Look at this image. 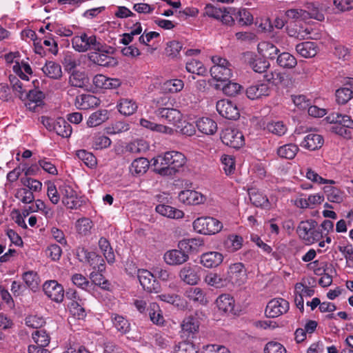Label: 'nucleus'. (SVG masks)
<instances>
[{
	"instance_id": "f257e3e1",
	"label": "nucleus",
	"mask_w": 353,
	"mask_h": 353,
	"mask_svg": "<svg viewBox=\"0 0 353 353\" xmlns=\"http://www.w3.org/2000/svg\"><path fill=\"white\" fill-rule=\"evenodd\" d=\"M154 171L163 176H172L185 163V156L179 152L168 151L153 159Z\"/></svg>"
},
{
	"instance_id": "f03ea898",
	"label": "nucleus",
	"mask_w": 353,
	"mask_h": 353,
	"mask_svg": "<svg viewBox=\"0 0 353 353\" xmlns=\"http://www.w3.org/2000/svg\"><path fill=\"white\" fill-rule=\"evenodd\" d=\"M72 45L73 48L79 52L88 50L104 51V46L101 42V39H97L94 34L89 36L86 33H82L81 35L74 36L72 39Z\"/></svg>"
},
{
	"instance_id": "7ed1b4c3",
	"label": "nucleus",
	"mask_w": 353,
	"mask_h": 353,
	"mask_svg": "<svg viewBox=\"0 0 353 353\" xmlns=\"http://www.w3.org/2000/svg\"><path fill=\"white\" fill-rule=\"evenodd\" d=\"M327 121L335 125L332 127V131L345 138H350L351 131L353 129V120L346 114L339 112H332L326 117Z\"/></svg>"
},
{
	"instance_id": "20e7f679",
	"label": "nucleus",
	"mask_w": 353,
	"mask_h": 353,
	"mask_svg": "<svg viewBox=\"0 0 353 353\" xmlns=\"http://www.w3.org/2000/svg\"><path fill=\"white\" fill-rule=\"evenodd\" d=\"M317 222L314 219L301 221L297 227V233L301 239L307 244H312L323 238V233L316 227Z\"/></svg>"
},
{
	"instance_id": "39448f33",
	"label": "nucleus",
	"mask_w": 353,
	"mask_h": 353,
	"mask_svg": "<svg viewBox=\"0 0 353 353\" xmlns=\"http://www.w3.org/2000/svg\"><path fill=\"white\" fill-rule=\"evenodd\" d=\"M193 228L200 234L212 235L219 232L223 228V224L215 218L202 216L194 221Z\"/></svg>"
},
{
	"instance_id": "423d86ee",
	"label": "nucleus",
	"mask_w": 353,
	"mask_h": 353,
	"mask_svg": "<svg viewBox=\"0 0 353 353\" xmlns=\"http://www.w3.org/2000/svg\"><path fill=\"white\" fill-rule=\"evenodd\" d=\"M214 65L210 68V74L217 81L226 82L232 77L231 64L225 59L215 56L212 58Z\"/></svg>"
},
{
	"instance_id": "0eeeda50",
	"label": "nucleus",
	"mask_w": 353,
	"mask_h": 353,
	"mask_svg": "<svg viewBox=\"0 0 353 353\" xmlns=\"http://www.w3.org/2000/svg\"><path fill=\"white\" fill-rule=\"evenodd\" d=\"M138 279L145 291L154 294L161 292V288L159 282L150 271L141 269L139 271Z\"/></svg>"
},
{
	"instance_id": "6e6552de",
	"label": "nucleus",
	"mask_w": 353,
	"mask_h": 353,
	"mask_svg": "<svg viewBox=\"0 0 353 353\" xmlns=\"http://www.w3.org/2000/svg\"><path fill=\"white\" fill-rule=\"evenodd\" d=\"M216 108L219 114L229 120H236L240 117L239 110L236 103L227 99L217 101Z\"/></svg>"
},
{
	"instance_id": "1a4fd4ad",
	"label": "nucleus",
	"mask_w": 353,
	"mask_h": 353,
	"mask_svg": "<svg viewBox=\"0 0 353 353\" xmlns=\"http://www.w3.org/2000/svg\"><path fill=\"white\" fill-rule=\"evenodd\" d=\"M59 191L62 195V203L68 208L77 209L81 205L77 192L70 185L64 183L59 186Z\"/></svg>"
},
{
	"instance_id": "9d476101",
	"label": "nucleus",
	"mask_w": 353,
	"mask_h": 353,
	"mask_svg": "<svg viewBox=\"0 0 353 353\" xmlns=\"http://www.w3.org/2000/svg\"><path fill=\"white\" fill-rule=\"evenodd\" d=\"M221 139L225 145L236 149L240 148L245 144L242 132L236 129H225L222 132Z\"/></svg>"
},
{
	"instance_id": "9b49d317",
	"label": "nucleus",
	"mask_w": 353,
	"mask_h": 353,
	"mask_svg": "<svg viewBox=\"0 0 353 353\" xmlns=\"http://www.w3.org/2000/svg\"><path fill=\"white\" fill-rule=\"evenodd\" d=\"M226 280L238 286L244 284L247 280V272L243 263H235L230 265Z\"/></svg>"
},
{
	"instance_id": "f8f14e48",
	"label": "nucleus",
	"mask_w": 353,
	"mask_h": 353,
	"mask_svg": "<svg viewBox=\"0 0 353 353\" xmlns=\"http://www.w3.org/2000/svg\"><path fill=\"white\" fill-rule=\"evenodd\" d=\"M43 290L45 294L51 300L61 303L64 298V289L62 285L55 280L46 281L43 285Z\"/></svg>"
},
{
	"instance_id": "ddd939ff",
	"label": "nucleus",
	"mask_w": 353,
	"mask_h": 353,
	"mask_svg": "<svg viewBox=\"0 0 353 353\" xmlns=\"http://www.w3.org/2000/svg\"><path fill=\"white\" fill-rule=\"evenodd\" d=\"M288 301L283 299H274L268 303L265 313L268 318H276L289 310Z\"/></svg>"
},
{
	"instance_id": "4468645a",
	"label": "nucleus",
	"mask_w": 353,
	"mask_h": 353,
	"mask_svg": "<svg viewBox=\"0 0 353 353\" xmlns=\"http://www.w3.org/2000/svg\"><path fill=\"white\" fill-rule=\"evenodd\" d=\"M179 276L183 283L190 285H195L200 281L199 268L190 263L180 270Z\"/></svg>"
},
{
	"instance_id": "2eb2a0df",
	"label": "nucleus",
	"mask_w": 353,
	"mask_h": 353,
	"mask_svg": "<svg viewBox=\"0 0 353 353\" xmlns=\"http://www.w3.org/2000/svg\"><path fill=\"white\" fill-rule=\"evenodd\" d=\"M189 254L184 249L167 251L164 254L165 263L170 265H180L189 260Z\"/></svg>"
},
{
	"instance_id": "dca6fc26",
	"label": "nucleus",
	"mask_w": 353,
	"mask_h": 353,
	"mask_svg": "<svg viewBox=\"0 0 353 353\" xmlns=\"http://www.w3.org/2000/svg\"><path fill=\"white\" fill-rule=\"evenodd\" d=\"M199 320L196 315H190L185 317L181 323L182 336L194 338L199 331Z\"/></svg>"
},
{
	"instance_id": "f3484780",
	"label": "nucleus",
	"mask_w": 353,
	"mask_h": 353,
	"mask_svg": "<svg viewBox=\"0 0 353 353\" xmlns=\"http://www.w3.org/2000/svg\"><path fill=\"white\" fill-rule=\"evenodd\" d=\"M336 100L339 104H346L353 98V78H348L343 86L336 90Z\"/></svg>"
},
{
	"instance_id": "a211bd4d",
	"label": "nucleus",
	"mask_w": 353,
	"mask_h": 353,
	"mask_svg": "<svg viewBox=\"0 0 353 353\" xmlns=\"http://www.w3.org/2000/svg\"><path fill=\"white\" fill-rule=\"evenodd\" d=\"M154 113L157 116L164 119L168 123H172L175 126L178 123H181L182 114L179 110L173 107L156 109Z\"/></svg>"
},
{
	"instance_id": "6ab92c4d",
	"label": "nucleus",
	"mask_w": 353,
	"mask_h": 353,
	"mask_svg": "<svg viewBox=\"0 0 353 353\" xmlns=\"http://www.w3.org/2000/svg\"><path fill=\"white\" fill-rule=\"evenodd\" d=\"M179 201L186 205H199L204 202V196L194 190H185L178 195Z\"/></svg>"
},
{
	"instance_id": "aec40b11",
	"label": "nucleus",
	"mask_w": 353,
	"mask_h": 353,
	"mask_svg": "<svg viewBox=\"0 0 353 353\" xmlns=\"http://www.w3.org/2000/svg\"><path fill=\"white\" fill-rule=\"evenodd\" d=\"M108 51L103 52L94 51L88 54V59L94 64L110 67L116 63L114 59L107 54Z\"/></svg>"
},
{
	"instance_id": "412c9836",
	"label": "nucleus",
	"mask_w": 353,
	"mask_h": 353,
	"mask_svg": "<svg viewBox=\"0 0 353 353\" xmlns=\"http://www.w3.org/2000/svg\"><path fill=\"white\" fill-rule=\"evenodd\" d=\"M100 104V100L91 94H83L75 99V105L81 110H88L95 108Z\"/></svg>"
},
{
	"instance_id": "4be33fe9",
	"label": "nucleus",
	"mask_w": 353,
	"mask_h": 353,
	"mask_svg": "<svg viewBox=\"0 0 353 353\" xmlns=\"http://www.w3.org/2000/svg\"><path fill=\"white\" fill-rule=\"evenodd\" d=\"M92 82L96 88L100 89H115L121 84L120 79L109 78L103 74L95 75Z\"/></svg>"
},
{
	"instance_id": "5701e85b",
	"label": "nucleus",
	"mask_w": 353,
	"mask_h": 353,
	"mask_svg": "<svg viewBox=\"0 0 353 353\" xmlns=\"http://www.w3.org/2000/svg\"><path fill=\"white\" fill-rule=\"evenodd\" d=\"M323 144V138L321 135L310 132L303 137L300 143L301 147L309 150H315L320 148Z\"/></svg>"
},
{
	"instance_id": "b1692460",
	"label": "nucleus",
	"mask_w": 353,
	"mask_h": 353,
	"mask_svg": "<svg viewBox=\"0 0 353 353\" xmlns=\"http://www.w3.org/2000/svg\"><path fill=\"white\" fill-rule=\"evenodd\" d=\"M270 88L267 83H259L252 85L246 90L247 97L254 100L263 96H268L270 94Z\"/></svg>"
},
{
	"instance_id": "393cba45",
	"label": "nucleus",
	"mask_w": 353,
	"mask_h": 353,
	"mask_svg": "<svg viewBox=\"0 0 353 353\" xmlns=\"http://www.w3.org/2000/svg\"><path fill=\"white\" fill-rule=\"evenodd\" d=\"M223 259L222 254L217 252H209L201 256V263L208 268H212L219 265Z\"/></svg>"
},
{
	"instance_id": "a878e982",
	"label": "nucleus",
	"mask_w": 353,
	"mask_h": 353,
	"mask_svg": "<svg viewBox=\"0 0 353 353\" xmlns=\"http://www.w3.org/2000/svg\"><path fill=\"white\" fill-rule=\"evenodd\" d=\"M296 51L304 58H312L317 53V45L315 42L304 41L296 46Z\"/></svg>"
},
{
	"instance_id": "bb28decb",
	"label": "nucleus",
	"mask_w": 353,
	"mask_h": 353,
	"mask_svg": "<svg viewBox=\"0 0 353 353\" xmlns=\"http://www.w3.org/2000/svg\"><path fill=\"white\" fill-rule=\"evenodd\" d=\"M216 304L220 311L232 313L234 307V300L230 294H223L216 299Z\"/></svg>"
},
{
	"instance_id": "cd10ccee",
	"label": "nucleus",
	"mask_w": 353,
	"mask_h": 353,
	"mask_svg": "<svg viewBox=\"0 0 353 353\" xmlns=\"http://www.w3.org/2000/svg\"><path fill=\"white\" fill-rule=\"evenodd\" d=\"M198 130L205 134H214L217 130L216 123L208 117H203L196 121Z\"/></svg>"
},
{
	"instance_id": "c85d7f7f",
	"label": "nucleus",
	"mask_w": 353,
	"mask_h": 353,
	"mask_svg": "<svg viewBox=\"0 0 353 353\" xmlns=\"http://www.w3.org/2000/svg\"><path fill=\"white\" fill-rule=\"evenodd\" d=\"M89 79L84 72L73 71L69 77V84L75 88H83L88 84Z\"/></svg>"
},
{
	"instance_id": "c756f323",
	"label": "nucleus",
	"mask_w": 353,
	"mask_h": 353,
	"mask_svg": "<svg viewBox=\"0 0 353 353\" xmlns=\"http://www.w3.org/2000/svg\"><path fill=\"white\" fill-rule=\"evenodd\" d=\"M258 51L263 58L277 59L279 49L270 42H262L258 45Z\"/></svg>"
},
{
	"instance_id": "7c9ffc66",
	"label": "nucleus",
	"mask_w": 353,
	"mask_h": 353,
	"mask_svg": "<svg viewBox=\"0 0 353 353\" xmlns=\"http://www.w3.org/2000/svg\"><path fill=\"white\" fill-rule=\"evenodd\" d=\"M156 212L162 216L171 219H181L184 216L183 211L165 204L157 205Z\"/></svg>"
},
{
	"instance_id": "2f4dec72",
	"label": "nucleus",
	"mask_w": 353,
	"mask_h": 353,
	"mask_svg": "<svg viewBox=\"0 0 353 353\" xmlns=\"http://www.w3.org/2000/svg\"><path fill=\"white\" fill-rule=\"evenodd\" d=\"M52 131L63 138H68L70 137L72 130L68 121L63 118L59 117L56 119V124Z\"/></svg>"
},
{
	"instance_id": "473e14b6",
	"label": "nucleus",
	"mask_w": 353,
	"mask_h": 353,
	"mask_svg": "<svg viewBox=\"0 0 353 353\" xmlns=\"http://www.w3.org/2000/svg\"><path fill=\"white\" fill-rule=\"evenodd\" d=\"M203 245V240L201 238H192L181 240L179 242L178 248L184 249L188 253L196 252L199 248Z\"/></svg>"
},
{
	"instance_id": "72a5a7b5",
	"label": "nucleus",
	"mask_w": 353,
	"mask_h": 353,
	"mask_svg": "<svg viewBox=\"0 0 353 353\" xmlns=\"http://www.w3.org/2000/svg\"><path fill=\"white\" fill-rule=\"evenodd\" d=\"M42 71L50 79H59L62 76L61 65L54 61H48L42 68Z\"/></svg>"
},
{
	"instance_id": "f704fd0d",
	"label": "nucleus",
	"mask_w": 353,
	"mask_h": 353,
	"mask_svg": "<svg viewBox=\"0 0 353 353\" xmlns=\"http://www.w3.org/2000/svg\"><path fill=\"white\" fill-rule=\"evenodd\" d=\"M117 107L119 112L125 116L133 114L137 110L136 102L130 99H121Z\"/></svg>"
},
{
	"instance_id": "c9c22d12",
	"label": "nucleus",
	"mask_w": 353,
	"mask_h": 353,
	"mask_svg": "<svg viewBox=\"0 0 353 353\" xmlns=\"http://www.w3.org/2000/svg\"><path fill=\"white\" fill-rule=\"evenodd\" d=\"M185 295L190 300L205 305L208 303L204 291L200 288H190L185 291Z\"/></svg>"
},
{
	"instance_id": "e433bc0d",
	"label": "nucleus",
	"mask_w": 353,
	"mask_h": 353,
	"mask_svg": "<svg viewBox=\"0 0 353 353\" xmlns=\"http://www.w3.org/2000/svg\"><path fill=\"white\" fill-rule=\"evenodd\" d=\"M108 119V110H99L91 114L87 121V124L90 128L96 127L105 122Z\"/></svg>"
},
{
	"instance_id": "4c0bfd02",
	"label": "nucleus",
	"mask_w": 353,
	"mask_h": 353,
	"mask_svg": "<svg viewBox=\"0 0 353 353\" xmlns=\"http://www.w3.org/2000/svg\"><path fill=\"white\" fill-rule=\"evenodd\" d=\"M235 20L240 26H250L253 23V16L250 11L245 8L239 9L236 10L234 9V14Z\"/></svg>"
},
{
	"instance_id": "58836bf2",
	"label": "nucleus",
	"mask_w": 353,
	"mask_h": 353,
	"mask_svg": "<svg viewBox=\"0 0 353 353\" xmlns=\"http://www.w3.org/2000/svg\"><path fill=\"white\" fill-rule=\"evenodd\" d=\"M150 163L146 158H137L132 161L130 165V172L133 174H143L149 168Z\"/></svg>"
},
{
	"instance_id": "ea45409f",
	"label": "nucleus",
	"mask_w": 353,
	"mask_h": 353,
	"mask_svg": "<svg viewBox=\"0 0 353 353\" xmlns=\"http://www.w3.org/2000/svg\"><path fill=\"white\" fill-rule=\"evenodd\" d=\"M276 62L280 67L283 68H293L297 64L296 59L289 52H282L277 57Z\"/></svg>"
},
{
	"instance_id": "a19ab883",
	"label": "nucleus",
	"mask_w": 353,
	"mask_h": 353,
	"mask_svg": "<svg viewBox=\"0 0 353 353\" xmlns=\"http://www.w3.org/2000/svg\"><path fill=\"white\" fill-rule=\"evenodd\" d=\"M250 200L256 207L267 208L269 206V201L266 196L261 192L252 189L249 192Z\"/></svg>"
},
{
	"instance_id": "79ce46f5",
	"label": "nucleus",
	"mask_w": 353,
	"mask_h": 353,
	"mask_svg": "<svg viewBox=\"0 0 353 353\" xmlns=\"http://www.w3.org/2000/svg\"><path fill=\"white\" fill-rule=\"evenodd\" d=\"M148 310L150 319L154 324L157 325L163 324L164 318L158 304L156 303H150V307Z\"/></svg>"
},
{
	"instance_id": "37998d69",
	"label": "nucleus",
	"mask_w": 353,
	"mask_h": 353,
	"mask_svg": "<svg viewBox=\"0 0 353 353\" xmlns=\"http://www.w3.org/2000/svg\"><path fill=\"white\" fill-rule=\"evenodd\" d=\"M250 67L255 72L263 73L265 72L270 67V63L268 61L263 58H259L251 55L249 61Z\"/></svg>"
},
{
	"instance_id": "c03bdc74",
	"label": "nucleus",
	"mask_w": 353,
	"mask_h": 353,
	"mask_svg": "<svg viewBox=\"0 0 353 353\" xmlns=\"http://www.w3.org/2000/svg\"><path fill=\"white\" fill-rule=\"evenodd\" d=\"M112 321L114 326L116 327L118 332L121 334H126L130 330V325L128 321L123 316L118 314H112Z\"/></svg>"
},
{
	"instance_id": "a18cd8bd",
	"label": "nucleus",
	"mask_w": 353,
	"mask_h": 353,
	"mask_svg": "<svg viewBox=\"0 0 353 353\" xmlns=\"http://www.w3.org/2000/svg\"><path fill=\"white\" fill-rule=\"evenodd\" d=\"M99 246L107 261L109 263H114L115 260L114 254L109 241L105 238L101 237L99 241Z\"/></svg>"
},
{
	"instance_id": "49530a36",
	"label": "nucleus",
	"mask_w": 353,
	"mask_h": 353,
	"mask_svg": "<svg viewBox=\"0 0 353 353\" xmlns=\"http://www.w3.org/2000/svg\"><path fill=\"white\" fill-rule=\"evenodd\" d=\"M298 151L299 148L296 145L289 143L281 146L277 150V154L282 158L292 159Z\"/></svg>"
},
{
	"instance_id": "de8ad7c7",
	"label": "nucleus",
	"mask_w": 353,
	"mask_h": 353,
	"mask_svg": "<svg viewBox=\"0 0 353 353\" xmlns=\"http://www.w3.org/2000/svg\"><path fill=\"white\" fill-rule=\"evenodd\" d=\"M324 192L326 194L328 201L332 203H341L343 201L342 192L336 187L327 185L324 187Z\"/></svg>"
},
{
	"instance_id": "09e8293b",
	"label": "nucleus",
	"mask_w": 353,
	"mask_h": 353,
	"mask_svg": "<svg viewBox=\"0 0 353 353\" xmlns=\"http://www.w3.org/2000/svg\"><path fill=\"white\" fill-rule=\"evenodd\" d=\"M320 3L319 2H312L307 3V8L308 11H306L307 18L314 19L319 21L324 20V14L319 10Z\"/></svg>"
},
{
	"instance_id": "8fccbe9b",
	"label": "nucleus",
	"mask_w": 353,
	"mask_h": 353,
	"mask_svg": "<svg viewBox=\"0 0 353 353\" xmlns=\"http://www.w3.org/2000/svg\"><path fill=\"white\" fill-rule=\"evenodd\" d=\"M226 279H223L220 275L216 273L210 272L205 277V282L216 288H221L226 285Z\"/></svg>"
},
{
	"instance_id": "3c124183",
	"label": "nucleus",
	"mask_w": 353,
	"mask_h": 353,
	"mask_svg": "<svg viewBox=\"0 0 353 353\" xmlns=\"http://www.w3.org/2000/svg\"><path fill=\"white\" fill-rule=\"evenodd\" d=\"M174 351L175 353H197L199 348L193 342L183 341L175 345Z\"/></svg>"
},
{
	"instance_id": "603ef678",
	"label": "nucleus",
	"mask_w": 353,
	"mask_h": 353,
	"mask_svg": "<svg viewBox=\"0 0 353 353\" xmlns=\"http://www.w3.org/2000/svg\"><path fill=\"white\" fill-rule=\"evenodd\" d=\"M185 68L188 72L201 76H204L207 72V70L204 67L203 64L201 61L196 59H192L191 61H188L186 63Z\"/></svg>"
},
{
	"instance_id": "864d4df0",
	"label": "nucleus",
	"mask_w": 353,
	"mask_h": 353,
	"mask_svg": "<svg viewBox=\"0 0 353 353\" xmlns=\"http://www.w3.org/2000/svg\"><path fill=\"white\" fill-rule=\"evenodd\" d=\"M76 154L88 168H93L96 166L97 163V158L92 153L85 150H80L77 151Z\"/></svg>"
},
{
	"instance_id": "5fc2aeb1",
	"label": "nucleus",
	"mask_w": 353,
	"mask_h": 353,
	"mask_svg": "<svg viewBox=\"0 0 353 353\" xmlns=\"http://www.w3.org/2000/svg\"><path fill=\"white\" fill-rule=\"evenodd\" d=\"M32 336L34 341L37 344L36 346L45 347L50 343V336L44 330H36L32 333Z\"/></svg>"
},
{
	"instance_id": "6e6d98bb",
	"label": "nucleus",
	"mask_w": 353,
	"mask_h": 353,
	"mask_svg": "<svg viewBox=\"0 0 353 353\" xmlns=\"http://www.w3.org/2000/svg\"><path fill=\"white\" fill-rule=\"evenodd\" d=\"M184 86L183 81L181 79H170L166 81L163 85V89L165 92L172 93L181 91Z\"/></svg>"
},
{
	"instance_id": "4d7b16f0",
	"label": "nucleus",
	"mask_w": 353,
	"mask_h": 353,
	"mask_svg": "<svg viewBox=\"0 0 353 353\" xmlns=\"http://www.w3.org/2000/svg\"><path fill=\"white\" fill-rule=\"evenodd\" d=\"M182 44L178 41H172L166 44L165 49V54L170 58H175L179 54L182 50Z\"/></svg>"
},
{
	"instance_id": "13d9d810",
	"label": "nucleus",
	"mask_w": 353,
	"mask_h": 353,
	"mask_svg": "<svg viewBox=\"0 0 353 353\" xmlns=\"http://www.w3.org/2000/svg\"><path fill=\"white\" fill-rule=\"evenodd\" d=\"M111 143L109 137L99 134L93 137L92 148L95 150L105 149L108 148Z\"/></svg>"
},
{
	"instance_id": "bf43d9fd",
	"label": "nucleus",
	"mask_w": 353,
	"mask_h": 353,
	"mask_svg": "<svg viewBox=\"0 0 353 353\" xmlns=\"http://www.w3.org/2000/svg\"><path fill=\"white\" fill-rule=\"evenodd\" d=\"M129 129L128 123L123 121H117L106 128V132L109 134H116L126 132Z\"/></svg>"
},
{
	"instance_id": "052dcab7",
	"label": "nucleus",
	"mask_w": 353,
	"mask_h": 353,
	"mask_svg": "<svg viewBox=\"0 0 353 353\" xmlns=\"http://www.w3.org/2000/svg\"><path fill=\"white\" fill-rule=\"evenodd\" d=\"M228 83L223 85V92L228 96L234 97L239 94L242 90L243 87L235 82L227 81Z\"/></svg>"
},
{
	"instance_id": "680f3d73",
	"label": "nucleus",
	"mask_w": 353,
	"mask_h": 353,
	"mask_svg": "<svg viewBox=\"0 0 353 353\" xmlns=\"http://www.w3.org/2000/svg\"><path fill=\"white\" fill-rule=\"evenodd\" d=\"M15 196L23 203H31L34 201L33 192L27 188L17 190Z\"/></svg>"
},
{
	"instance_id": "e2e57ef3",
	"label": "nucleus",
	"mask_w": 353,
	"mask_h": 353,
	"mask_svg": "<svg viewBox=\"0 0 353 353\" xmlns=\"http://www.w3.org/2000/svg\"><path fill=\"white\" fill-rule=\"evenodd\" d=\"M266 129L271 133L277 136L283 135L287 130V128L281 121L268 123Z\"/></svg>"
},
{
	"instance_id": "0e129e2a",
	"label": "nucleus",
	"mask_w": 353,
	"mask_h": 353,
	"mask_svg": "<svg viewBox=\"0 0 353 353\" xmlns=\"http://www.w3.org/2000/svg\"><path fill=\"white\" fill-rule=\"evenodd\" d=\"M76 227L79 234L87 235L92 227V222L88 218L80 219L77 221Z\"/></svg>"
},
{
	"instance_id": "69168bd1",
	"label": "nucleus",
	"mask_w": 353,
	"mask_h": 353,
	"mask_svg": "<svg viewBox=\"0 0 353 353\" xmlns=\"http://www.w3.org/2000/svg\"><path fill=\"white\" fill-rule=\"evenodd\" d=\"M62 63L65 70L71 73L73 71H77L76 68L79 65V61L71 54H66Z\"/></svg>"
},
{
	"instance_id": "338daca9",
	"label": "nucleus",
	"mask_w": 353,
	"mask_h": 353,
	"mask_svg": "<svg viewBox=\"0 0 353 353\" xmlns=\"http://www.w3.org/2000/svg\"><path fill=\"white\" fill-rule=\"evenodd\" d=\"M90 279L94 285L100 286L103 290H109L110 284L102 274L93 272L90 274Z\"/></svg>"
},
{
	"instance_id": "774afa93",
	"label": "nucleus",
	"mask_w": 353,
	"mask_h": 353,
	"mask_svg": "<svg viewBox=\"0 0 353 353\" xmlns=\"http://www.w3.org/2000/svg\"><path fill=\"white\" fill-rule=\"evenodd\" d=\"M264 353H286V350L282 344L271 341L266 344Z\"/></svg>"
}]
</instances>
